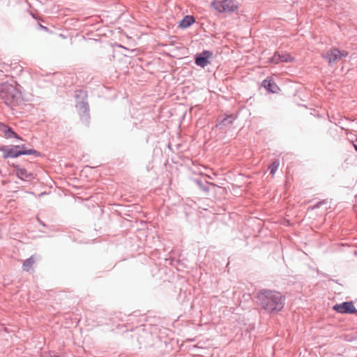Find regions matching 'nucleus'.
<instances>
[{"label": "nucleus", "instance_id": "obj_1", "mask_svg": "<svg viewBox=\"0 0 357 357\" xmlns=\"http://www.w3.org/2000/svg\"><path fill=\"white\" fill-rule=\"evenodd\" d=\"M257 298L260 306L267 312L280 311L284 305V298L278 291L262 289Z\"/></svg>", "mask_w": 357, "mask_h": 357}, {"label": "nucleus", "instance_id": "obj_2", "mask_svg": "<svg viewBox=\"0 0 357 357\" xmlns=\"http://www.w3.org/2000/svg\"><path fill=\"white\" fill-rule=\"evenodd\" d=\"M0 98L8 106H15L22 101V93L15 86L4 82L0 84Z\"/></svg>", "mask_w": 357, "mask_h": 357}, {"label": "nucleus", "instance_id": "obj_3", "mask_svg": "<svg viewBox=\"0 0 357 357\" xmlns=\"http://www.w3.org/2000/svg\"><path fill=\"white\" fill-rule=\"evenodd\" d=\"M0 151L3 153V158H17L22 155H39V152L34 149H25L22 146L10 145V146H0Z\"/></svg>", "mask_w": 357, "mask_h": 357}, {"label": "nucleus", "instance_id": "obj_4", "mask_svg": "<svg viewBox=\"0 0 357 357\" xmlns=\"http://www.w3.org/2000/svg\"><path fill=\"white\" fill-rule=\"evenodd\" d=\"M211 6L218 13H232L238 8V5L234 0H214Z\"/></svg>", "mask_w": 357, "mask_h": 357}, {"label": "nucleus", "instance_id": "obj_5", "mask_svg": "<svg viewBox=\"0 0 357 357\" xmlns=\"http://www.w3.org/2000/svg\"><path fill=\"white\" fill-rule=\"evenodd\" d=\"M348 52L342 50L340 51L337 48L332 49L323 54V57L328 61L330 65L336 63L342 57H346Z\"/></svg>", "mask_w": 357, "mask_h": 357}, {"label": "nucleus", "instance_id": "obj_6", "mask_svg": "<svg viewBox=\"0 0 357 357\" xmlns=\"http://www.w3.org/2000/svg\"><path fill=\"white\" fill-rule=\"evenodd\" d=\"M333 310L341 314H356L357 310L353 302H344L340 304H336L333 306Z\"/></svg>", "mask_w": 357, "mask_h": 357}, {"label": "nucleus", "instance_id": "obj_7", "mask_svg": "<svg viewBox=\"0 0 357 357\" xmlns=\"http://www.w3.org/2000/svg\"><path fill=\"white\" fill-rule=\"evenodd\" d=\"M212 56V53L208 50H204L202 53L195 56V64L202 68H204L210 63L209 59Z\"/></svg>", "mask_w": 357, "mask_h": 357}, {"label": "nucleus", "instance_id": "obj_8", "mask_svg": "<svg viewBox=\"0 0 357 357\" xmlns=\"http://www.w3.org/2000/svg\"><path fill=\"white\" fill-rule=\"evenodd\" d=\"M0 131L2 132L6 138H13L15 137L19 139L17 135L7 125L3 123H0Z\"/></svg>", "mask_w": 357, "mask_h": 357}, {"label": "nucleus", "instance_id": "obj_9", "mask_svg": "<svg viewBox=\"0 0 357 357\" xmlns=\"http://www.w3.org/2000/svg\"><path fill=\"white\" fill-rule=\"evenodd\" d=\"M76 107L80 114V115H86L88 116L89 112V105L88 102L86 100H82L80 102H77Z\"/></svg>", "mask_w": 357, "mask_h": 357}, {"label": "nucleus", "instance_id": "obj_10", "mask_svg": "<svg viewBox=\"0 0 357 357\" xmlns=\"http://www.w3.org/2000/svg\"><path fill=\"white\" fill-rule=\"evenodd\" d=\"M16 174L20 179L24 181H29L33 178V175L24 168L17 169Z\"/></svg>", "mask_w": 357, "mask_h": 357}, {"label": "nucleus", "instance_id": "obj_11", "mask_svg": "<svg viewBox=\"0 0 357 357\" xmlns=\"http://www.w3.org/2000/svg\"><path fill=\"white\" fill-rule=\"evenodd\" d=\"M195 22V19L192 15H186L185 16L183 20L180 22V27L186 29L189 26H190L192 24H194Z\"/></svg>", "mask_w": 357, "mask_h": 357}, {"label": "nucleus", "instance_id": "obj_12", "mask_svg": "<svg viewBox=\"0 0 357 357\" xmlns=\"http://www.w3.org/2000/svg\"><path fill=\"white\" fill-rule=\"evenodd\" d=\"M262 86L271 93H276L278 89V86L271 80L264 79L262 82Z\"/></svg>", "mask_w": 357, "mask_h": 357}, {"label": "nucleus", "instance_id": "obj_13", "mask_svg": "<svg viewBox=\"0 0 357 357\" xmlns=\"http://www.w3.org/2000/svg\"><path fill=\"white\" fill-rule=\"evenodd\" d=\"M236 117L232 115H228L225 117L219 123L216 125L217 127L222 128V126H229L232 124L233 121L235 120Z\"/></svg>", "mask_w": 357, "mask_h": 357}, {"label": "nucleus", "instance_id": "obj_14", "mask_svg": "<svg viewBox=\"0 0 357 357\" xmlns=\"http://www.w3.org/2000/svg\"><path fill=\"white\" fill-rule=\"evenodd\" d=\"M34 264V259L31 256L29 258L26 259L23 263V269L24 271H29V269L32 267Z\"/></svg>", "mask_w": 357, "mask_h": 357}, {"label": "nucleus", "instance_id": "obj_15", "mask_svg": "<svg viewBox=\"0 0 357 357\" xmlns=\"http://www.w3.org/2000/svg\"><path fill=\"white\" fill-rule=\"evenodd\" d=\"M280 56L281 62L289 63L294 61V58L287 52H280Z\"/></svg>", "mask_w": 357, "mask_h": 357}, {"label": "nucleus", "instance_id": "obj_16", "mask_svg": "<svg viewBox=\"0 0 357 357\" xmlns=\"http://www.w3.org/2000/svg\"><path fill=\"white\" fill-rule=\"evenodd\" d=\"M280 165V162L278 160H276L273 161L268 167V169L270 171V174L273 176L276 171L278 169V167Z\"/></svg>", "mask_w": 357, "mask_h": 357}, {"label": "nucleus", "instance_id": "obj_17", "mask_svg": "<svg viewBox=\"0 0 357 357\" xmlns=\"http://www.w3.org/2000/svg\"><path fill=\"white\" fill-rule=\"evenodd\" d=\"M280 52H275L273 56L269 59V62L278 64L281 62Z\"/></svg>", "mask_w": 357, "mask_h": 357}, {"label": "nucleus", "instance_id": "obj_18", "mask_svg": "<svg viewBox=\"0 0 357 357\" xmlns=\"http://www.w3.org/2000/svg\"><path fill=\"white\" fill-rule=\"evenodd\" d=\"M199 187L204 191H208V189L203 185V183L200 181H196Z\"/></svg>", "mask_w": 357, "mask_h": 357}, {"label": "nucleus", "instance_id": "obj_19", "mask_svg": "<svg viewBox=\"0 0 357 357\" xmlns=\"http://www.w3.org/2000/svg\"><path fill=\"white\" fill-rule=\"evenodd\" d=\"M325 203V201H321V202H318L317 204H315L314 206H313L312 207V209H315V208H319L322 204H324Z\"/></svg>", "mask_w": 357, "mask_h": 357}, {"label": "nucleus", "instance_id": "obj_20", "mask_svg": "<svg viewBox=\"0 0 357 357\" xmlns=\"http://www.w3.org/2000/svg\"><path fill=\"white\" fill-rule=\"evenodd\" d=\"M79 95L82 96V97L85 98L86 97V94L83 91H79Z\"/></svg>", "mask_w": 357, "mask_h": 357}, {"label": "nucleus", "instance_id": "obj_21", "mask_svg": "<svg viewBox=\"0 0 357 357\" xmlns=\"http://www.w3.org/2000/svg\"><path fill=\"white\" fill-rule=\"evenodd\" d=\"M354 147L355 150L357 151V144H354Z\"/></svg>", "mask_w": 357, "mask_h": 357}, {"label": "nucleus", "instance_id": "obj_22", "mask_svg": "<svg viewBox=\"0 0 357 357\" xmlns=\"http://www.w3.org/2000/svg\"><path fill=\"white\" fill-rule=\"evenodd\" d=\"M40 27H41V28H43V29H47V27H45V26H44L40 25Z\"/></svg>", "mask_w": 357, "mask_h": 357}]
</instances>
